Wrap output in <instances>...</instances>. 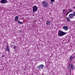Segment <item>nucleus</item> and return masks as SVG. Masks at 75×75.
I'll use <instances>...</instances> for the list:
<instances>
[{
  "label": "nucleus",
  "mask_w": 75,
  "mask_h": 75,
  "mask_svg": "<svg viewBox=\"0 0 75 75\" xmlns=\"http://www.w3.org/2000/svg\"><path fill=\"white\" fill-rule=\"evenodd\" d=\"M67 33L62 32V31L61 30H59L58 32V35L59 36V37H62V36H63V35H65V34Z\"/></svg>",
  "instance_id": "nucleus-1"
},
{
  "label": "nucleus",
  "mask_w": 75,
  "mask_h": 75,
  "mask_svg": "<svg viewBox=\"0 0 75 75\" xmlns=\"http://www.w3.org/2000/svg\"><path fill=\"white\" fill-rule=\"evenodd\" d=\"M42 6L45 8H47L48 6V2L46 1H42Z\"/></svg>",
  "instance_id": "nucleus-2"
},
{
  "label": "nucleus",
  "mask_w": 75,
  "mask_h": 75,
  "mask_svg": "<svg viewBox=\"0 0 75 75\" xmlns=\"http://www.w3.org/2000/svg\"><path fill=\"white\" fill-rule=\"evenodd\" d=\"M33 12H36L38 10V7L35 6H34L33 7Z\"/></svg>",
  "instance_id": "nucleus-3"
},
{
  "label": "nucleus",
  "mask_w": 75,
  "mask_h": 75,
  "mask_svg": "<svg viewBox=\"0 0 75 75\" xmlns=\"http://www.w3.org/2000/svg\"><path fill=\"white\" fill-rule=\"evenodd\" d=\"M0 3L2 4H5V3H8V1H7V0H1Z\"/></svg>",
  "instance_id": "nucleus-4"
},
{
  "label": "nucleus",
  "mask_w": 75,
  "mask_h": 75,
  "mask_svg": "<svg viewBox=\"0 0 75 75\" xmlns=\"http://www.w3.org/2000/svg\"><path fill=\"white\" fill-rule=\"evenodd\" d=\"M69 16L70 18H74V16L73 13L69 14Z\"/></svg>",
  "instance_id": "nucleus-5"
},
{
  "label": "nucleus",
  "mask_w": 75,
  "mask_h": 75,
  "mask_svg": "<svg viewBox=\"0 0 75 75\" xmlns=\"http://www.w3.org/2000/svg\"><path fill=\"white\" fill-rule=\"evenodd\" d=\"M44 66L43 64H41L38 66L37 68L38 69H41V68H42L43 67H44Z\"/></svg>",
  "instance_id": "nucleus-6"
},
{
  "label": "nucleus",
  "mask_w": 75,
  "mask_h": 75,
  "mask_svg": "<svg viewBox=\"0 0 75 75\" xmlns=\"http://www.w3.org/2000/svg\"><path fill=\"white\" fill-rule=\"evenodd\" d=\"M63 28L64 30H65L66 31H67V30L68 29V27L67 26H64Z\"/></svg>",
  "instance_id": "nucleus-7"
},
{
  "label": "nucleus",
  "mask_w": 75,
  "mask_h": 75,
  "mask_svg": "<svg viewBox=\"0 0 75 75\" xmlns=\"http://www.w3.org/2000/svg\"><path fill=\"white\" fill-rule=\"evenodd\" d=\"M6 51H8V52H10V49H9V47L8 45H7L6 47Z\"/></svg>",
  "instance_id": "nucleus-8"
},
{
  "label": "nucleus",
  "mask_w": 75,
  "mask_h": 75,
  "mask_svg": "<svg viewBox=\"0 0 75 75\" xmlns=\"http://www.w3.org/2000/svg\"><path fill=\"white\" fill-rule=\"evenodd\" d=\"M46 24L47 25H50V21H46Z\"/></svg>",
  "instance_id": "nucleus-9"
},
{
  "label": "nucleus",
  "mask_w": 75,
  "mask_h": 75,
  "mask_svg": "<svg viewBox=\"0 0 75 75\" xmlns=\"http://www.w3.org/2000/svg\"><path fill=\"white\" fill-rule=\"evenodd\" d=\"M15 20L16 21H17L18 20V16H16L15 18Z\"/></svg>",
  "instance_id": "nucleus-10"
},
{
  "label": "nucleus",
  "mask_w": 75,
  "mask_h": 75,
  "mask_svg": "<svg viewBox=\"0 0 75 75\" xmlns=\"http://www.w3.org/2000/svg\"><path fill=\"white\" fill-rule=\"evenodd\" d=\"M68 12L70 13H71V12H72V11H73L72 10L70 9H69L68 10Z\"/></svg>",
  "instance_id": "nucleus-11"
},
{
  "label": "nucleus",
  "mask_w": 75,
  "mask_h": 75,
  "mask_svg": "<svg viewBox=\"0 0 75 75\" xmlns=\"http://www.w3.org/2000/svg\"><path fill=\"white\" fill-rule=\"evenodd\" d=\"M71 68L72 70H74V66L72 64L71 65Z\"/></svg>",
  "instance_id": "nucleus-12"
},
{
  "label": "nucleus",
  "mask_w": 75,
  "mask_h": 75,
  "mask_svg": "<svg viewBox=\"0 0 75 75\" xmlns=\"http://www.w3.org/2000/svg\"><path fill=\"white\" fill-rule=\"evenodd\" d=\"M67 21H69V22H71V20H70L68 18H67Z\"/></svg>",
  "instance_id": "nucleus-13"
},
{
  "label": "nucleus",
  "mask_w": 75,
  "mask_h": 75,
  "mask_svg": "<svg viewBox=\"0 0 75 75\" xmlns=\"http://www.w3.org/2000/svg\"><path fill=\"white\" fill-rule=\"evenodd\" d=\"M18 24H23V22H21L20 21H18Z\"/></svg>",
  "instance_id": "nucleus-14"
},
{
  "label": "nucleus",
  "mask_w": 75,
  "mask_h": 75,
  "mask_svg": "<svg viewBox=\"0 0 75 75\" xmlns=\"http://www.w3.org/2000/svg\"><path fill=\"white\" fill-rule=\"evenodd\" d=\"M13 47H13V48H14L15 49H16V45H13Z\"/></svg>",
  "instance_id": "nucleus-15"
},
{
  "label": "nucleus",
  "mask_w": 75,
  "mask_h": 75,
  "mask_svg": "<svg viewBox=\"0 0 75 75\" xmlns=\"http://www.w3.org/2000/svg\"><path fill=\"white\" fill-rule=\"evenodd\" d=\"M72 56H71L70 57V60H72Z\"/></svg>",
  "instance_id": "nucleus-16"
},
{
  "label": "nucleus",
  "mask_w": 75,
  "mask_h": 75,
  "mask_svg": "<svg viewBox=\"0 0 75 75\" xmlns=\"http://www.w3.org/2000/svg\"><path fill=\"white\" fill-rule=\"evenodd\" d=\"M55 1V0H51L50 1L51 2H54Z\"/></svg>",
  "instance_id": "nucleus-17"
},
{
  "label": "nucleus",
  "mask_w": 75,
  "mask_h": 75,
  "mask_svg": "<svg viewBox=\"0 0 75 75\" xmlns=\"http://www.w3.org/2000/svg\"><path fill=\"white\" fill-rule=\"evenodd\" d=\"M69 13L68 11L66 13V16H68V14Z\"/></svg>",
  "instance_id": "nucleus-18"
},
{
  "label": "nucleus",
  "mask_w": 75,
  "mask_h": 75,
  "mask_svg": "<svg viewBox=\"0 0 75 75\" xmlns=\"http://www.w3.org/2000/svg\"><path fill=\"white\" fill-rule=\"evenodd\" d=\"M73 16H75V12L74 13H73Z\"/></svg>",
  "instance_id": "nucleus-19"
},
{
  "label": "nucleus",
  "mask_w": 75,
  "mask_h": 75,
  "mask_svg": "<svg viewBox=\"0 0 75 75\" xmlns=\"http://www.w3.org/2000/svg\"><path fill=\"white\" fill-rule=\"evenodd\" d=\"M65 9H64L63 10V13H65Z\"/></svg>",
  "instance_id": "nucleus-20"
},
{
  "label": "nucleus",
  "mask_w": 75,
  "mask_h": 75,
  "mask_svg": "<svg viewBox=\"0 0 75 75\" xmlns=\"http://www.w3.org/2000/svg\"><path fill=\"white\" fill-rule=\"evenodd\" d=\"M2 57H4V55L3 54L2 56Z\"/></svg>",
  "instance_id": "nucleus-21"
},
{
  "label": "nucleus",
  "mask_w": 75,
  "mask_h": 75,
  "mask_svg": "<svg viewBox=\"0 0 75 75\" xmlns=\"http://www.w3.org/2000/svg\"><path fill=\"white\" fill-rule=\"evenodd\" d=\"M13 45H11V47H13Z\"/></svg>",
  "instance_id": "nucleus-22"
},
{
  "label": "nucleus",
  "mask_w": 75,
  "mask_h": 75,
  "mask_svg": "<svg viewBox=\"0 0 75 75\" xmlns=\"http://www.w3.org/2000/svg\"><path fill=\"white\" fill-rule=\"evenodd\" d=\"M73 8H75V6H74V7H73Z\"/></svg>",
  "instance_id": "nucleus-23"
},
{
  "label": "nucleus",
  "mask_w": 75,
  "mask_h": 75,
  "mask_svg": "<svg viewBox=\"0 0 75 75\" xmlns=\"http://www.w3.org/2000/svg\"><path fill=\"white\" fill-rule=\"evenodd\" d=\"M20 32H21V30H20Z\"/></svg>",
  "instance_id": "nucleus-24"
},
{
  "label": "nucleus",
  "mask_w": 75,
  "mask_h": 75,
  "mask_svg": "<svg viewBox=\"0 0 75 75\" xmlns=\"http://www.w3.org/2000/svg\"><path fill=\"white\" fill-rule=\"evenodd\" d=\"M20 5H22V4H20Z\"/></svg>",
  "instance_id": "nucleus-25"
}]
</instances>
